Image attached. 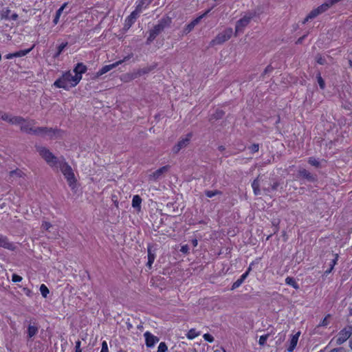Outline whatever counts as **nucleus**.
Segmentation results:
<instances>
[{
  "mask_svg": "<svg viewBox=\"0 0 352 352\" xmlns=\"http://www.w3.org/2000/svg\"><path fill=\"white\" fill-rule=\"evenodd\" d=\"M34 123V120H29L25 119V122L20 126V129L22 132H25L26 133L32 134V124Z\"/></svg>",
  "mask_w": 352,
  "mask_h": 352,
  "instance_id": "nucleus-14",
  "label": "nucleus"
},
{
  "mask_svg": "<svg viewBox=\"0 0 352 352\" xmlns=\"http://www.w3.org/2000/svg\"><path fill=\"white\" fill-rule=\"evenodd\" d=\"M10 10L8 8L3 10L1 13V19H9Z\"/></svg>",
  "mask_w": 352,
  "mask_h": 352,
  "instance_id": "nucleus-47",
  "label": "nucleus"
},
{
  "mask_svg": "<svg viewBox=\"0 0 352 352\" xmlns=\"http://www.w3.org/2000/svg\"><path fill=\"white\" fill-rule=\"evenodd\" d=\"M249 148L251 150L252 153H256L259 150V144H253L251 145Z\"/></svg>",
  "mask_w": 352,
  "mask_h": 352,
  "instance_id": "nucleus-52",
  "label": "nucleus"
},
{
  "mask_svg": "<svg viewBox=\"0 0 352 352\" xmlns=\"http://www.w3.org/2000/svg\"><path fill=\"white\" fill-rule=\"evenodd\" d=\"M308 162L309 164H311V166H314L315 167H319L320 166V162L318 161L316 159H315L314 157H309V160H308Z\"/></svg>",
  "mask_w": 352,
  "mask_h": 352,
  "instance_id": "nucleus-44",
  "label": "nucleus"
},
{
  "mask_svg": "<svg viewBox=\"0 0 352 352\" xmlns=\"http://www.w3.org/2000/svg\"><path fill=\"white\" fill-rule=\"evenodd\" d=\"M255 16V12H248L243 17L236 23L235 33L242 32L243 29L250 23L251 19Z\"/></svg>",
  "mask_w": 352,
  "mask_h": 352,
  "instance_id": "nucleus-4",
  "label": "nucleus"
},
{
  "mask_svg": "<svg viewBox=\"0 0 352 352\" xmlns=\"http://www.w3.org/2000/svg\"><path fill=\"white\" fill-rule=\"evenodd\" d=\"M205 340L209 342H212L214 341V338L212 335H210V333H205L204 336H203Z\"/></svg>",
  "mask_w": 352,
  "mask_h": 352,
  "instance_id": "nucleus-53",
  "label": "nucleus"
},
{
  "mask_svg": "<svg viewBox=\"0 0 352 352\" xmlns=\"http://www.w3.org/2000/svg\"><path fill=\"white\" fill-rule=\"evenodd\" d=\"M201 20V16H198L196 19H195L194 20H192L190 23H188L185 27V28L184 30V32L186 34H187L189 32H190L194 29L195 25H197L200 22Z\"/></svg>",
  "mask_w": 352,
  "mask_h": 352,
  "instance_id": "nucleus-18",
  "label": "nucleus"
},
{
  "mask_svg": "<svg viewBox=\"0 0 352 352\" xmlns=\"http://www.w3.org/2000/svg\"><path fill=\"white\" fill-rule=\"evenodd\" d=\"M67 4L64 3L56 12V15L54 16V19L53 20V23L54 25H56L59 21V18L64 10V8L66 7Z\"/></svg>",
  "mask_w": 352,
  "mask_h": 352,
  "instance_id": "nucleus-30",
  "label": "nucleus"
},
{
  "mask_svg": "<svg viewBox=\"0 0 352 352\" xmlns=\"http://www.w3.org/2000/svg\"><path fill=\"white\" fill-rule=\"evenodd\" d=\"M154 39V30H149V36L147 38L146 44H150Z\"/></svg>",
  "mask_w": 352,
  "mask_h": 352,
  "instance_id": "nucleus-51",
  "label": "nucleus"
},
{
  "mask_svg": "<svg viewBox=\"0 0 352 352\" xmlns=\"http://www.w3.org/2000/svg\"><path fill=\"white\" fill-rule=\"evenodd\" d=\"M253 265V263H252L249 267L248 268L247 271L243 273L241 277L237 279L232 285V287H231V289L232 290H234L236 288H238L239 286L241 285V284L244 282V280H245V278L248 277V276L249 275V273L252 270V265Z\"/></svg>",
  "mask_w": 352,
  "mask_h": 352,
  "instance_id": "nucleus-11",
  "label": "nucleus"
},
{
  "mask_svg": "<svg viewBox=\"0 0 352 352\" xmlns=\"http://www.w3.org/2000/svg\"><path fill=\"white\" fill-rule=\"evenodd\" d=\"M316 78H317L318 83V85L320 86V88L321 89H324V88H325V82H324V79L321 76L320 72H318L317 74Z\"/></svg>",
  "mask_w": 352,
  "mask_h": 352,
  "instance_id": "nucleus-37",
  "label": "nucleus"
},
{
  "mask_svg": "<svg viewBox=\"0 0 352 352\" xmlns=\"http://www.w3.org/2000/svg\"><path fill=\"white\" fill-rule=\"evenodd\" d=\"M280 184L278 182H274L270 186L265 187V184L263 185V190L266 193H270L272 190H276Z\"/></svg>",
  "mask_w": 352,
  "mask_h": 352,
  "instance_id": "nucleus-27",
  "label": "nucleus"
},
{
  "mask_svg": "<svg viewBox=\"0 0 352 352\" xmlns=\"http://www.w3.org/2000/svg\"><path fill=\"white\" fill-rule=\"evenodd\" d=\"M233 31L232 29L230 28L225 29L221 32H219L215 37L213 38L210 43V46L213 47L214 45H221L226 41H228L232 35Z\"/></svg>",
  "mask_w": 352,
  "mask_h": 352,
  "instance_id": "nucleus-2",
  "label": "nucleus"
},
{
  "mask_svg": "<svg viewBox=\"0 0 352 352\" xmlns=\"http://www.w3.org/2000/svg\"><path fill=\"white\" fill-rule=\"evenodd\" d=\"M305 36H306V35H304V36H302L300 37V38L297 40L296 43H297V44H300V43H302V41L304 40V38H305Z\"/></svg>",
  "mask_w": 352,
  "mask_h": 352,
  "instance_id": "nucleus-64",
  "label": "nucleus"
},
{
  "mask_svg": "<svg viewBox=\"0 0 352 352\" xmlns=\"http://www.w3.org/2000/svg\"><path fill=\"white\" fill-rule=\"evenodd\" d=\"M0 247L11 250H13L15 248L12 243L9 242L8 238L3 235H0Z\"/></svg>",
  "mask_w": 352,
  "mask_h": 352,
  "instance_id": "nucleus-16",
  "label": "nucleus"
},
{
  "mask_svg": "<svg viewBox=\"0 0 352 352\" xmlns=\"http://www.w3.org/2000/svg\"><path fill=\"white\" fill-rule=\"evenodd\" d=\"M192 136V133H188L186 134V137L181 138L178 142L173 147V152L175 154L178 153L181 149L186 147L191 140V138Z\"/></svg>",
  "mask_w": 352,
  "mask_h": 352,
  "instance_id": "nucleus-7",
  "label": "nucleus"
},
{
  "mask_svg": "<svg viewBox=\"0 0 352 352\" xmlns=\"http://www.w3.org/2000/svg\"><path fill=\"white\" fill-rule=\"evenodd\" d=\"M268 337H269V334H265V335L261 336L259 338L258 344L261 346H264L266 343V341H267Z\"/></svg>",
  "mask_w": 352,
  "mask_h": 352,
  "instance_id": "nucleus-46",
  "label": "nucleus"
},
{
  "mask_svg": "<svg viewBox=\"0 0 352 352\" xmlns=\"http://www.w3.org/2000/svg\"><path fill=\"white\" fill-rule=\"evenodd\" d=\"M139 12L137 10L133 11L131 14L126 19L124 22V28L126 30L129 29L131 25L135 23L138 14Z\"/></svg>",
  "mask_w": 352,
  "mask_h": 352,
  "instance_id": "nucleus-12",
  "label": "nucleus"
},
{
  "mask_svg": "<svg viewBox=\"0 0 352 352\" xmlns=\"http://www.w3.org/2000/svg\"><path fill=\"white\" fill-rule=\"evenodd\" d=\"M152 0H139V3L135 8V10H138L139 12H141V10L143 8H146L147 6H148L151 3Z\"/></svg>",
  "mask_w": 352,
  "mask_h": 352,
  "instance_id": "nucleus-29",
  "label": "nucleus"
},
{
  "mask_svg": "<svg viewBox=\"0 0 352 352\" xmlns=\"http://www.w3.org/2000/svg\"><path fill=\"white\" fill-rule=\"evenodd\" d=\"M331 6H332V2H330L329 0H327L326 2L318 6L317 10H318L319 14H322L326 12Z\"/></svg>",
  "mask_w": 352,
  "mask_h": 352,
  "instance_id": "nucleus-23",
  "label": "nucleus"
},
{
  "mask_svg": "<svg viewBox=\"0 0 352 352\" xmlns=\"http://www.w3.org/2000/svg\"><path fill=\"white\" fill-rule=\"evenodd\" d=\"M40 292L44 298H46L50 292L48 288L44 284L41 285Z\"/></svg>",
  "mask_w": 352,
  "mask_h": 352,
  "instance_id": "nucleus-41",
  "label": "nucleus"
},
{
  "mask_svg": "<svg viewBox=\"0 0 352 352\" xmlns=\"http://www.w3.org/2000/svg\"><path fill=\"white\" fill-rule=\"evenodd\" d=\"M285 283L287 285H291L296 289H298L299 288L298 284L296 283V281L295 280V279L293 277H289V276L285 278Z\"/></svg>",
  "mask_w": 352,
  "mask_h": 352,
  "instance_id": "nucleus-31",
  "label": "nucleus"
},
{
  "mask_svg": "<svg viewBox=\"0 0 352 352\" xmlns=\"http://www.w3.org/2000/svg\"><path fill=\"white\" fill-rule=\"evenodd\" d=\"M316 60L318 64L322 65H324L327 63L326 58L324 57H322L320 54H317V56H316Z\"/></svg>",
  "mask_w": 352,
  "mask_h": 352,
  "instance_id": "nucleus-43",
  "label": "nucleus"
},
{
  "mask_svg": "<svg viewBox=\"0 0 352 352\" xmlns=\"http://www.w3.org/2000/svg\"><path fill=\"white\" fill-rule=\"evenodd\" d=\"M100 352H109L108 345L106 341L102 342V349Z\"/></svg>",
  "mask_w": 352,
  "mask_h": 352,
  "instance_id": "nucleus-55",
  "label": "nucleus"
},
{
  "mask_svg": "<svg viewBox=\"0 0 352 352\" xmlns=\"http://www.w3.org/2000/svg\"><path fill=\"white\" fill-rule=\"evenodd\" d=\"M146 344L148 347L153 346L154 345V336L149 332L144 333Z\"/></svg>",
  "mask_w": 352,
  "mask_h": 352,
  "instance_id": "nucleus-28",
  "label": "nucleus"
},
{
  "mask_svg": "<svg viewBox=\"0 0 352 352\" xmlns=\"http://www.w3.org/2000/svg\"><path fill=\"white\" fill-rule=\"evenodd\" d=\"M45 136H47L50 139H53L59 135L60 131L57 129L45 127Z\"/></svg>",
  "mask_w": 352,
  "mask_h": 352,
  "instance_id": "nucleus-17",
  "label": "nucleus"
},
{
  "mask_svg": "<svg viewBox=\"0 0 352 352\" xmlns=\"http://www.w3.org/2000/svg\"><path fill=\"white\" fill-rule=\"evenodd\" d=\"M297 177L304 179L309 182H314L317 180L316 175H314L305 168H300L298 170Z\"/></svg>",
  "mask_w": 352,
  "mask_h": 352,
  "instance_id": "nucleus-9",
  "label": "nucleus"
},
{
  "mask_svg": "<svg viewBox=\"0 0 352 352\" xmlns=\"http://www.w3.org/2000/svg\"><path fill=\"white\" fill-rule=\"evenodd\" d=\"M331 6H332V2H330L329 0H327L326 2L318 6L317 10H318L319 14H322L326 12Z\"/></svg>",
  "mask_w": 352,
  "mask_h": 352,
  "instance_id": "nucleus-25",
  "label": "nucleus"
},
{
  "mask_svg": "<svg viewBox=\"0 0 352 352\" xmlns=\"http://www.w3.org/2000/svg\"><path fill=\"white\" fill-rule=\"evenodd\" d=\"M87 70V67L82 63H78L74 69L75 73L74 76L79 78V82L82 79V74H85Z\"/></svg>",
  "mask_w": 352,
  "mask_h": 352,
  "instance_id": "nucleus-13",
  "label": "nucleus"
},
{
  "mask_svg": "<svg viewBox=\"0 0 352 352\" xmlns=\"http://www.w3.org/2000/svg\"><path fill=\"white\" fill-rule=\"evenodd\" d=\"M300 334V333L298 332L295 335L292 336L289 342V346L287 349L288 352H292L296 348Z\"/></svg>",
  "mask_w": 352,
  "mask_h": 352,
  "instance_id": "nucleus-20",
  "label": "nucleus"
},
{
  "mask_svg": "<svg viewBox=\"0 0 352 352\" xmlns=\"http://www.w3.org/2000/svg\"><path fill=\"white\" fill-rule=\"evenodd\" d=\"M131 58V56H127L126 57L124 58L123 60H118L113 64H111V65H104L103 66L97 73H96V76H100L106 73H107L108 72H109L110 70L113 69V68L116 67L118 65H119L120 64L122 63L123 62L129 60V58Z\"/></svg>",
  "mask_w": 352,
  "mask_h": 352,
  "instance_id": "nucleus-8",
  "label": "nucleus"
},
{
  "mask_svg": "<svg viewBox=\"0 0 352 352\" xmlns=\"http://www.w3.org/2000/svg\"><path fill=\"white\" fill-rule=\"evenodd\" d=\"M25 122V118L21 116H11L9 120V123L15 125H19L22 124Z\"/></svg>",
  "mask_w": 352,
  "mask_h": 352,
  "instance_id": "nucleus-22",
  "label": "nucleus"
},
{
  "mask_svg": "<svg viewBox=\"0 0 352 352\" xmlns=\"http://www.w3.org/2000/svg\"><path fill=\"white\" fill-rule=\"evenodd\" d=\"M273 70L274 67L271 65H267L265 70L263 71V74H261V76L264 78L265 75L271 73Z\"/></svg>",
  "mask_w": 352,
  "mask_h": 352,
  "instance_id": "nucleus-49",
  "label": "nucleus"
},
{
  "mask_svg": "<svg viewBox=\"0 0 352 352\" xmlns=\"http://www.w3.org/2000/svg\"><path fill=\"white\" fill-rule=\"evenodd\" d=\"M224 111L221 109H217L215 113L212 115V118L215 120H219L224 116Z\"/></svg>",
  "mask_w": 352,
  "mask_h": 352,
  "instance_id": "nucleus-39",
  "label": "nucleus"
},
{
  "mask_svg": "<svg viewBox=\"0 0 352 352\" xmlns=\"http://www.w3.org/2000/svg\"><path fill=\"white\" fill-rule=\"evenodd\" d=\"M329 352H344V349L342 347L336 348L331 350Z\"/></svg>",
  "mask_w": 352,
  "mask_h": 352,
  "instance_id": "nucleus-60",
  "label": "nucleus"
},
{
  "mask_svg": "<svg viewBox=\"0 0 352 352\" xmlns=\"http://www.w3.org/2000/svg\"><path fill=\"white\" fill-rule=\"evenodd\" d=\"M170 166L169 165H166L160 168L159 169L155 170V179L162 178L167 174L170 170Z\"/></svg>",
  "mask_w": 352,
  "mask_h": 352,
  "instance_id": "nucleus-19",
  "label": "nucleus"
},
{
  "mask_svg": "<svg viewBox=\"0 0 352 352\" xmlns=\"http://www.w3.org/2000/svg\"><path fill=\"white\" fill-rule=\"evenodd\" d=\"M151 70V68L149 67V68H143V69H141L140 71H139V74L141 75V74H146L148 73V72H150Z\"/></svg>",
  "mask_w": 352,
  "mask_h": 352,
  "instance_id": "nucleus-59",
  "label": "nucleus"
},
{
  "mask_svg": "<svg viewBox=\"0 0 352 352\" xmlns=\"http://www.w3.org/2000/svg\"><path fill=\"white\" fill-rule=\"evenodd\" d=\"M157 352H168V346L164 342L160 343Z\"/></svg>",
  "mask_w": 352,
  "mask_h": 352,
  "instance_id": "nucleus-40",
  "label": "nucleus"
},
{
  "mask_svg": "<svg viewBox=\"0 0 352 352\" xmlns=\"http://www.w3.org/2000/svg\"><path fill=\"white\" fill-rule=\"evenodd\" d=\"M18 14L16 13H14L11 16H10L9 20L16 21L18 19Z\"/></svg>",
  "mask_w": 352,
  "mask_h": 352,
  "instance_id": "nucleus-61",
  "label": "nucleus"
},
{
  "mask_svg": "<svg viewBox=\"0 0 352 352\" xmlns=\"http://www.w3.org/2000/svg\"><path fill=\"white\" fill-rule=\"evenodd\" d=\"M331 6H332V2H330L329 0H327L326 2L318 6L317 10H318L319 14H322L326 12Z\"/></svg>",
  "mask_w": 352,
  "mask_h": 352,
  "instance_id": "nucleus-24",
  "label": "nucleus"
},
{
  "mask_svg": "<svg viewBox=\"0 0 352 352\" xmlns=\"http://www.w3.org/2000/svg\"><path fill=\"white\" fill-rule=\"evenodd\" d=\"M43 228L45 230H48L51 227V224L48 222H45L42 225Z\"/></svg>",
  "mask_w": 352,
  "mask_h": 352,
  "instance_id": "nucleus-62",
  "label": "nucleus"
},
{
  "mask_svg": "<svg viewBox=\"0 0 352 352\" xmlns=\"http://www.w3.org/2000/svg\"><path fill=\"white\" fill-rule=\"evenodd\" d=\"M331 317L330 314H328L326 316V317L319 323V324L317 326V328L320 327H327L329 322L328 321V318Z\"/></svg>",
  "mask_w": 352,
  "mask_h": 352,
  "instance_id": "nucleus-42",
  "label": "nucleus"
},
{
  "mask_svg": "<svg viewBox=\"0 0 352 352\" xmlns=\"http://www.w3.org/2000/svg\"><path fill=\"white\" fill-rule=\"evenodd\" d=\"M142 199L139 195H134L132 200V206L138 211H140Z\"/></svg>",
  "mask_w": 352,
  "mask_h": 352,
  "instance_id": "nucleus-26",
  "label": "nucleus"
},
{
  "mask_svg": "<svg viewBox=\"0 0 352 352\" xmlns=\"http://www.w3.org/2000/svg\"><path fill=\"white\" fill-rule=\"evenodd\" d=\"M204 193L206 195V197H208V198H212L214 196L222 195V192L219 190H205Z\"/></svg>",
  "mask_w": 352,
  "mask_h": 352,
  "instance_id": "nucleus-35",
  "label": "nucleus"
},
{
  "mask_svg": "<svg viewBox=\"0 0 352 352\" xmlns=\"http://www.w3.org/2000/svg\"><path fill=\"white\" fill-rule=\"evenodd\" d=\"M79 83V78L72 74L70 71L64 72L54 82V86L57 88H63L69 91L71 88L76 87Z\"/></svg>",
  "mask_w": 352,
  "mask_h": 352,
  "instance_id": "nucleus-1",
  "label": "nucleus"
},
{
  "mask_svg": "<svg viewBox=\"0 0 352 352\" xmlns=\"http://www.w3.org/2000/svg\"><path fill=\"white\" fill-rule=\"evenodd\" d=\"M34 47V45H32V47H30L28 50H19L18 52H14L15 57H21V56H25L26 54H28L30 52H31L32 50Z\"/></svg>",
  "mask_w": 352,
  "mask_h": 352,
  "instance_id": "nucleus-36",
  "label": "nucleus"
},
{
  "mask_svg": "<svg viewBox=\"0 0 352 352\" xmlns=\"http://www.w3.org/2000/svg\"><path fill=\"white\" fill-rule=\"evenodd\" d=\"M261 177L258 175L252 182V187L253 188L254 194L255 195H259L261 194L260 190V182Z\"/></svg>",
  "mask_w": 352,
  "mask_h": 352,
  "instance_id": "nucleus-21",
  "label": "nucleus"
},
{
  "mask_svg": "<svg viewBox=\"0 0 352 352\" xmlns=\"http://www.w3.org/2000/svg\"><path fill=\"white\" fill-rule=\"evenodd\" d=\"M45 127H43V126L36 127V128L33 127L32 134L36 135L45 136Z\"/></svg>",
  "mask_w": 352,
  "mask_h": 352,
  "instance_id": "nucleus-34",
  "label": "nucleus"
},
{
  "mask_svg": "<svg viewBox=\"0 0 352 352\" xmlns=\"http://www.w3.org/2000/svg\"><path fill=\"white\" fill-rule=\"evenodd\" d=\"M38 326L34 322L33 323V324L30 323L27 330L28 338H32V337L35 336L38 333Z\"/></svg>",
  "mask_w": 352,
  "mask_h": 352,
  "instance_id": "nucleus-15",
  "label": "nucleus"
},
{
  "mask_svg": "<svg viewBox=\"0 0 352 352\" xmlns=\"http://www.w3.org/2000/svg\"><path fill=\"white\" fill-rule=\"evenodd\" d=\"M180 252L183 254H187L189 253V246L188 245H184L181 247Z\"/></svg>",
  "mask_w": 352,
  "mask_h": 352,
  "instance_id": "nucleus-54",
  "label": "nucleus"
},
{
  "mask_svg": "<svg viewBox=\"0 0 352 352\" xmlns=\"http://www.w3.org/2000/svg\"><path fill=\"white\" fill-rule=\"evenodd\" d=\"M148 262H147V266L151 268L152 263L154 260V254L152 253V247L148 246Z\"/></svg>",
  "mask_w": 352,
  "mask_h": 352,
  "instance_id": "nucleus-33",
  "label": "nucleus"
},
{
  "mask_svg": "<svg viewBox=\"0 0 352 352\" xmlns=\"http://www.w3.org/2000/svg\"><path fill=\"white\" fill-rule=\"evenodd\" d=\"M10 118V115H9L3 111H0V119L3 120L4 121H6V122H9Z\"/></svg>",
  "mask_w": 352,
  "mask_h": 352,
  "instance_id": "nucleus-48",
  "label": "nucleus"
},
{
  "mask_svg": "<svg viewBox=\"0 0 352 352\" xmlns=\"http://www.w3.org/2000/svg\"><path fill=\"white\" fill-rule=\"evenodd\" d=\"M336 261H337V257H336L335 259H333V260L331 261V267H330V268H329V270H327V271H326V273H329V272H331V270H333V268L334 265H336Z\"/></svg>",
  "mask_w": 352,
  "mask_h": 352,
  "instance_id": "nucleus-58",
  "label": "nucleus"
},
{
  "mask_svg": "<svg viewBox=\"0 0 352 352\" xmlns=\"http://www.w3.org/2000/svg\"><path fill=\"white\" fill-rule=\"evenodd\" d=\"M80 341L78 340L76 342V346H75V352H82V349L80 348Z\"/></svg>",
  "mask_w": 352,
  "mask_h": 352,
  "instance_id": "nucleus-57",
  "label": "nucleus"
},
{
  "mask_svg": "<svg viewBox=\"0 0 352 352\" xmlns=\"http://www.w3.org/2000/svg\"><path fill=\"white\" fill-rule=\"evenodd\" d=\"M199 333L195 331V329H191L188 331V332L186 334V336L188 339L192 340L197 336H198Z\"/></svg>",
  "mask_w": 352,
  "mask_h": 352,
  "instance_id": "nucleus-38",
  "label": "nucleus"
},
{
  "mask_svg": "<svg viewBox=\"0 0 352 352\" xmlns=\"http://www.w3.org/2000/svg\"><path fill=\"white\" fill-rule=\"evenodd\" d=\"M67 45H68V43L65 42V43H62L60 45H58L57 47V52L56 54H54V55L53 56V58H58L60 56V54L63 52L65 48L67 46Z\"/></svg>",
  "mask_w": 352,
  "mask_h": 352,
  "instance_id": "nucleus-32",
  "label": "nucleus"
},
{
  "mask_svg": "<svg viewBox=\"0 0 352 352\" xmlns=\"http://www.w3.org/2000/svg\"><path fill=\"white\" fill-rule=\"evenodd\" d=\"M12 280L14 283L20 282L22 280V277L16 274H14L12 277Z\"/></svg>",
  "mask_w": 352,
  "mask_h": 352,
  "instance_id": "nucleus-56",
  "label": "nucleus"
},
{
  "mask_svg": "<svg viewBox=\"0 0 352 352\" xmlns=\"http://www.w3.org/2000/svg\"><path fill=\"white\" fill-rule=\"evenodd\" d=\"M37 151L40 155L46 161V162L51 166H56L58 163L57 157L50 151L46 147L37 146Z\"/></svg>",
  "mask_w": 352,
  "mask_h": 352,
  "instance_id": "nucleus-3",
  "label": "nucleus"
},
{
  "mask_svg": "<svg viewBox=\"0 0 352 352\" xmlns=\"http://www.w3.org/2000/svg\"><path fill=\"white\" fill-rule=\"evenodd\" d=\"M171 19L169 17H163L159 21V23L155 25V35L162 32L166 27L169 26Z\"/></svg>",
  "mask_w": 352,
  "mask_h": 352,
  "instance_id": "nucleus-10",
  "label": "nucleus"
},
{
  "mask_svg": "<svg viewBox=\"0 0 352 352\" xmlns=\"http://www.w3.org/2000/svg\"><path fill=\"white\" fill-rule=\"evenodd\" d=\"M23 174V172L19 169L11 170L10 172V175L11 177L14 176V175H16L17 177H21Z\"/></svg>",
  "mask_w": 352,
  "mask_h": 352,
  "instance_id": "nucleus-50",
  "label": "nucleus"
},
{
  "mask_svg": "<svg viewBox=\"0 0 352 352\" xmlns=\"http://www.w3.org/2000/svg\"><path fill=\"white\" fill-rule=\"evenodd\" d=\"M352 335V326H346L342 329L336 336V344L341 345L345 342Z\"/></svg>",
  "mask_w": 352,
  "mask_h": 352,
  "instance_id": "nucleus-6",
  "label": "nucleus"
},
{
  "mask_svg": "<svg viewBox=\"0 0 352 352\" xmlns=\"http://www.w3.org/2000/svg\"><path fill=\"white\" fill-rule=\"evenodd\" d=\"M60 168L65 177L67 179L69 185L71 186L76 182L74 173L72 167L67 162H63L60 165Z\"/></svg>",
  "mask_w": 352,
  "mask_h": 352,
  "instance_id": "nucleus-5",
  "label": "nucleus"
},
{
  "mask_svg": "<svg viewBox=\"0 0 352 352\" xmlns=\"http://www.w3.org/2000/svg\"><path fill=\"white\" fill-rule=\"evenodd\" d=\"M318 15H320L318 13V10H317V8H315L309 13L308 18L314 19Z\"/></svg>",
  "mask_w": 352,
  "mask_h": 352,
  "instance_id": "nucleus-45",
  "label": "nucleus"
},
{
  "mask_svg": "<svg viewBox=\"0 0 352 352\" xmlns=\"http://www.w3.org/2000/svg\"><path fill=\"white\" fill-rule=\"evenodd\" d=\"M5 57L6 59H11L12 58H15V55L14 53H10L6 54Z\"/></svg>",
  "mask_w": 352,
  "mask_h": 352,
  "instance_id": "nucleus-63",
  "label": "nucleus"
}]
</instances>
